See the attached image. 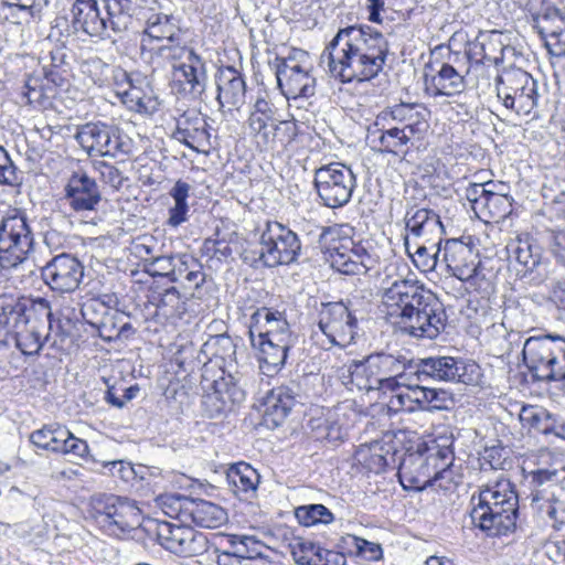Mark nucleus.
I'll list each match as a JSON object with an SVG mask.
<instances>
[{
  "mask_svg": "<svg viewBox=\"0 0 565 565\" xmlns=\"http://www.w3.org/2000/svg\"><path fill=\"white\" fill-rule=\"evenodd\" d=\"M301 253L298 235L279 222L267 221L259 237L258 250H244L242 257L252 266L265 267L290 265L297 262Z\"/></svg>",
  "mask_w": 565,
  "mask_h": 565,
  "instance_id": "5",
  "label": "nucleus"
},
{
  "mask_svg": "<svg viewBox=\"0 0 565 565\" xmlns=\"http://www.w3.org/2000/svg\"><path fill=\"white\" fill-rule=\"evenodd\" d=\"M443 263L449 274L462 281H470L478 274L477 255L459 239H447L444 245Z\"/></svg>",
  "mask_w": 565,
  "mask_h": 565,
  "instance_id": "27",
  "label": "nucleus"
},
{
  "mask_svg": "<svg viewBox=\"0 0 565 565\" xmlns=\"http://www.w3.org/2000/svg\"><path fill=\"white\" fill-rule=\"evenodd\" d=\"M275 110L273 105L264 97H258L254 104V109L248 118L250 130L256 134L266 147L275 141L274 131H285L288 141H291L296 135V125L290 121H280L274 124Z\"/></svg>",
  "mask_w": 565,
  "mask_h": 565,
  "instance_id": "25",
  "label": "nucleus"
},
{
  "mask_svg": "<svg viewBox=\"0 0 565 565\" xmlns=\"http://www.w3.org/2000/svg\"><path fill=\"white\" fill-rule=\"evenodd\" d=\"M22 296L0 294V343H6L19 319Z\"/></svg>",
  "mask_w": 565,
  "mask_h": 565,
  "instance_id": "46",
  "label": "nucleus"
},
{
  "mask_svg": "<svg viewBox=\"0 0 565 565\" xmlns=\"http://www.w3.org/2000/svg\"><path fill=\"white\" fill-rule=\"evenodd\" d=\"M387 321L415 339H436L446 328L443 303L417 280L398 279L381 296Z\"/></svg>",
  "mask_w": 565,
  "mask_h": 565,
  "instance_id": "1",
  "label": "nucleus"
},
{
  "mask_svg": "<svg viewBox=\"0 0 565 565\" xmlns=\"http://www.w3.org/2000/svg\"><path fill=\"white\" fill-rule=\"evenodd\" d=\"M145 33L162 44L164 42H173L179 41L181 38L185 36V33L182 32L180 26L177 23V20L172 15H157L154 21L149 22L148 28Z\"/></svg>",
  "mask_w": 565,
  "mask_h": 565,
  "instance_id": "49",
  "label": "nucleus"
},
{
  "mask_svg": "<svg viewBox=\"0 0 565 565\" xmlns=\"http://www.w3.org/2000/svg\"><path fill=\"white\" fill-rule=\"evenodd\" d=\"M216 100L221 108L239 109L245 104L246 82L233 66L221 67L215 75Z\"/></svg>",
  "mask_w": 565,
  "mask_h": 565,
  "instance_id": "29",
  "label": "nucleus"
},
{
  "mask_svg": "<svg viewBox=\"0 0 565 565\" xmlns=\"http://www.w3.org/2000/svg\"><path fill=\"white\" fill-rule=\"evenodd\" d=\"M201 254L211 260L226 262L233 255L231 242L225 237H220L218 230L212 237L203 241Z\"/></svg>",
  "mask_w": 565,
  "mask_h": 565,
  "instance_id": "57",
  "label": "nucleus"
},
{
  "mask_svg": "<svg viewBox=\"0 0 565 565\" xmlns=\"http://www.w3.org/2000/svg\"><path fill=\"white\" fill-rule=\"evenodd\" d=\"M418 109L419 110H414L408 115L404 122L399 125V128L405 129V132L409 138H413L416 135H422L428 127L426 117L429 111L423 105H419Z\"/></svg>",
  "mask_w": 565,
  "mask_h": 565,
  "instance_id": "60",
  "label": "nucleus"
},
{
  "mask_svg": "<svg viewBox=\"0 0 565 565\" xmlns=\"http://www.w3.org/2000/svg\"><path fill=\"white\" fill-rule=\"evenodd\" d=\"M203 351H210L213 356L222 360L225 364L236 361V344L227 334L211 337L203 345Z\"/></svg>",
  "mask_w": 565,
  "mask_h": 565,
  "instance_id": "55",
  "label": "nucleus"
},
{
  "mask_svg": "<svg viewBox=\"0 0 565 565\" xmlns=\"http://www.w3.org/2000/svg\"><path fill=\"white\" fill-rule=\"evenodd\" d=\"M436 241L424 242L415 241L413 263L422 271H430L437 267L438 252L433 253L436 248Z\"/></svg>",
  "mask_w": 565,
  "mask_h": 565,
  "instance_id": "58",
  "label": "nucleus"
},
{
  "mask_svg": "<svg viewBox=\"0 0 565 565\" xmlns=\"http://www.w3.org/2000/svg\"><path fill=\"white\" fill-rule=\"evenodd\" d=\"M75 139L89 156L111 157L128 152L119 130L107 124L87 122L78 127Z\"/></svg>",
  "mask_w": 565,
  "mask_h": 565,
  "instance_id": "14",
  "label": "nucleus"
},
{
  "mask_svg": "<svg viewBox=\"0 0 565 565\" xmlns=\"http://www.w3.org/2000/svg\"><path fill=\"white\" fill-rule=\"evenodd\" d=\"M34 234L24 213L14 212L0 223V267L13 269L34 252Z\"/></svg>",
  "mask_w": 565,
  "mask_h": 565,
  "instance_id": "7",
  "label": "nucleus"
},
{
  "mask_svg": "<svg viewBox=\"0 0 565 565\" xmlns=\"http://www.w3.org/2000/svg\"><path fill=\"white\" fill-rule=\"evenodd\" d=\"M205 273L202 264L190 254H177L171 282H179L186 288H200L205 281Z\"/></svg>",
  "mask_w": 565,
  "mask_h": 565,
  "instance_id": "39",
  "label": "nucleus"
},
{
  "mask_svg": "<svg viewBox=\"0 0 565 565\" xmlns=\"http://www.w3.org/2000/svg\"><path fill=\"white\" fill-rule=\"evenodd\" d=\"M532 22L542 39L550 36L561 41L565 35V7L544 0L540 10L532 14Z\"/></svg>",
  "mask_w": 565,
  "mask_h": 565,
  "instance_id": "38",
  "label": "nucleus"
},
{
  "mask_svg": "<svg viewBox=\"0 0 565 565\" xmlns=\"http://www.w3.org/2000/svg\"><path fill=\"white\" fill-rule=\"evenodd\" d=\"M388 54L384 35L369 25L340 29L323 51L331 75L342 83L365 82L383 70Z\"/></svg>",
  "mask_w": 565,
  "mask_h": 565,
  "instance_id": "2",
  "label": "nucleus"
},
{
  "mask_svg": "<svg viewBox=\"0 0 565 565\" xmlns=\"http://www.w3.org/2000/svg\"><path fill=\"white\" fill-rule=\"evenodd\" d=\"M519 416L523 426L544 435H548L550 425L554 417L545 408L533 405L523 406Z\"/></svg>",
  "mask_w": 565,
  "mask_h": 565,
  "instance_id": "53",
  "label": "nucleus"
},
{
  "mask_svg": "<svg viewBox=\"0 0 565 565\" xmlns=\"http://www.w3.org/2000/svg\"><path fill=\"white\" fill-rule=\"evenodd\" d=\"M318 327L333 345L345 347L356 334L358 320L343 302L323 303Z\"/></svg>",
  "mask_w": 565,
  "mask_h": 565,
  "instance_id": "18",
  "label": "nucleus"
},
{
  "mask_svg": "<svg viewBox=\"0 0 565 565\" xmlns=\"http://www.w3.org/2000/svg\"><path fill=\"white\" fill-rule=\"evenodd\" d=\"M175 255L152 256L143 258L145 271L150 276L167 277L170 280Z\"/></svg>",
  "mask_w": 565,
  "mask_h": 565,
  "instance_id": "59",
  "label": "nucleus"
},
{
  "mask_svg": "<svg viewBox=\"0 0 565 565\" xmlns=\"http://www.w3.org/2000/svg\"><path fill=\"white\" fill-rule=\"evenodd\" d=\"M512 196L491 190L488 196L480 201V213L493 222L505 220L512 213Z\"/></svg>",
  "mask_w": 565,
  "mask_h": 565,
  "instance_id": "48",
  "label": "nucleus"
},
{
  "mask_svg": "<svg viewBox=\"0 0 565 565\" xmlns=\"http://www.w3.org/2000/svg\"><path fill=\"white\" fill-rule=\"evenodd\" d=\"M202 383L205 391L202 396V407L210 418L230 412L234 405L245 399L241 379H235L232 374L222 375L212 382L204 377Z\"/></svg>",
  "mask_w": 565,
  "mask_h": 565,
  "instance_id": "15",
  "label": "nucleus"
},
{
  "mask_svg": "<svg viewBox=\"0 0 565 565\" xmlns=\"http://www.w3.org/2000/svg\"><path fill=\"white\" fill-rule=\"evenodd\" d=\"M226 479L235 494L253 493L257 489L259 475L249 465L241 462L228 469Z\"/></svg>",
  "mask_w": 565,
  "mask_h": 565,
  "instance_id": "47",
  "label": "nucleus"
},
{
  "mask_svg": "<svg viewBox=\"0 0 565 565\" xmlns=\"http://www.w3.org/2000/svg\"><path fill=\"white\" fill-rule=\"evenodd\" d=\"M470 516L476 527L488 536L513 533L519 518V495L514 484L505 478L479 488L470 499Z\"/></svg>",
  "mask_w": 565,
  "mask_h": 565,
  "instance_id": "3",
  "label": "nucleus"
},
{
  "mask_svg": "<svg viewBox=\"0 0 565 565\" xmlns=\"http://www.w3.org/2000/svg\"><path fill=\"white\" fill-rule=\"evenodd\" d=\"M427 409L429 411H443L449 409L455 401L452 394L443 388H429Z\"/></svg>",
  "mask_w": 565,
  "mask_h": 565,
  "instance_id": "64",
  "label": "nucleus"
},
{
  "mask_svg": "<svg viewBox=\"0 0 565 565\" xmlns=\"http://www.w3.org/2000/svg\"><path fill=\"white\" fill-rule=\"evenodd\" d=\"M320 246L331 267L344 275H363L373 268L374 257L361 243L341 238L337 228L324 227L319 237Z\"/></svg>",
  "mask_w": 565,
  "mask_h": 565,
  "instance_id": "6",
  "label": "nucleus"
},
{
  "mask_svg": "<svg viewBox=\"0 0 565 565\" xmlns=\"http://www.w3.org/2000/svg\"><path fill=\"white\" fill-rule=\"evenodd\" d=\"M404 222L405 231L415 241H443L445 227L440 216L431 209L413 205L406 210Z\"/></svg>",
  "mask_w": 565,
  "mask_h": 565,
  "instance_id": "26",
  "label": "nucleus"
},
{
  "mask_svg": "<svg viewBox=\"0 0 565 565\" xmlns=\"http://www.w3.org/2000/svg\"><path fill=\"white\" fill-rule=\"evenodd\" d=\"M497 96L516 115L527 116L537 105V83L525 71L511 68L495 78Z\"/></svg>",
  "mask_w": 565,
  "mask_h": 565,
  "instance_id": "10",
  "label": "nucleus"
},
{
  "mask_svg": "<svg viewBox=\"0 0 565 565\" xmlns=\"http://www.w3.org/2000/svg\"><path fill=\"white\" fill-rule=\"evenodd\" d=\"M471 63L472 51L450 52L433 76V95L451 97L461 94L467 86L466 76L470 73Z\"/></svg>",
  "mask_w": 565,
  "mask_h": 565,
  "instance_id": "17",
  "label": "nucleus"
},
{
  "mask_svg": "<svg viewBox=\"0 0 565 565\" xmlns=\"http://www.w3.org/2000/svg\"><path fill=\"white\" fill-rule=\"evenodd\" d=\"M277 84L287 99L309 98L316 93V78L295 56L277 58Z\"/></svg>",
  "mask_w": 565,
  "mask_h": 565,
  "instance_id": "20",
  "label": "nucleus"
},
{
  "mask_svg": "<svg viewBox=\"0 0 565 565\" xmlns=\"http://www.w3.org/2000/svg\"><path fill=\"white\" fill-rule=\"evenodd\" d=\"M525 366L536 382H565V338L539 334L525 340L522 349Z\"/></svg>",
  "mask_w": 565,
  "mask_h": 565,
  "instance_id": "4",
  "label": "nucleus"
},
{
  "mask_svg": "<svg viewBox=\"0 0 565 565\" xmlns=\"http://www.w3.org/2000/svg\"><path fill=\"white\" fill-rule=\"evenodd\" d=\"M152 302L157 307L158 315L166 319L182 318L186 311V302L175 287L153 294Z\"/></svg>",
  "mask_w": 565,
  "mask_h": 565,
  "instance_id": "45",
  "label": "nucleus"
},
{
  "mask_svg": "<svg viewBox=\"0 0 565 565\" xmlns=\"http://www.w3.org/2000/svg\"><path fill=\"white\" fill-rule=\"evenodd\" d=\"M46 337V331L13 328L6 343H0V347H8L12 342L24 355H34L42 349Z\"/></svg>",
  "mask_w": 565,
  "mask_h": 565,
  "instance_id": "43",
  "label": "nucleus"
},
{
  "mask_svg": "<svg viewBox=\"0 0 565 565\" xmlns=\"http://www.w3.org/2000/svg\"><path fill=\"white\" fill-rule=\"evenodd\" d=\"M399 450L395 441H374L369 447V456L364 457L366 468L374 472L381 473L386 468L395 469L398 465Z\"/></svg>",
  "mask_w": 565,
  "mask_h": 565,
  "instance_id": "40",
  "label": "nucleus"
},
{
  "mask_svg": "<svg viewBox=\"0 0 565 565\" xmlns=\"http://www.w3.org/2000/svg\"><path fill=\"white\" fill-rule=\"evenodd\" d=\"M98 4L104 6L98 0H72L70 24L67 25L72 33H82L99 39L98 30L102 25V18L98 15Z\"/></svg>",
  "mask_w": 565,
  "mask_h": 565,
  "instance_id": "35",
  "label": "nucleus"
},
{
  "mask_svg": "<svg viewBox=\"0 0 565 565\" xmlns=\"http://www.w3.org/2000/svg\"><path fill=\"white\" fill-rule=\"evenodd\" d=\"M94 510L97 523L114 536H120L132 530L139 523L141 514L134 500L115 494L97 497Z\"/></svg>",
  "mask_w": 565,
  "mask_h": 565,
  "instance_id": "12",
  "label": "nucleus"
},
{
  "mask_svg": "<svg viewBox=\"0 0 565 565\" xmlns=\"http://www.w3.org/2000/svg\"><path fill=\"white\" fill-rule=\"evenodd\" d=\"M289 546L295 562L300 565H308L312 559V556H315V551H317L319 545H316L311 541L296 537Z\"/></svg>",
  "mask_w": 565,
  "mask_h": 565,
  "instance_id": "61",
  "label": "nucleus"
},
{
  "mask_svg": "<svg viewBox=\"0 0 565 565\" xmlns=\"http://www.w3.org/2000/svg\"><path fill=\"white\" fill-rule=\"evenodd\" d=\"M511 260L515 262L516 276L539 286L547 277V259L543 248L530 236L516 237L507 245Z\"/></svg>",
  "mask_w": 565,
  "mask_h": 565,
  "instance_id": "13",
  "label": "nucleus"
},
{
  "mask_svg": "<svg viewBox=\"0 0 565 565\" xmlns=\"http://www.w3.org/2000/svg\"><path fill=\"white\" fill-rule=\"evenodd\" d=\"M195 53L193 47L186 45L185 39L181 38L179 41L158 44L151 50V60L154 62L161 58L173 65L174 63H183L190 58V54L194 55Z\"/></svg>",
  "mask_w": 565,
  "mask_h": 565,
  "instance_id": "52",
  "label": "nucleus"
},
{
  "mask_svg": "<svg viewBox=\"0 0 565 565\" xmlns=\"http://www.w3.org/2000/svg\"><path fill=\"white\" fill-rule=\"evenodd\" d=\"M250 344L258 351L260 369L267 375L278 373L286 364L290 349L296 344L297 338H277L254 333L249 335Z\"/></svg>",
  "mask_w": 565,
  "mask_h": 565,
  "instance_id": "23",
  "label": "nucleus"
},
{
  "mask_svg": "<svg viewBox=\"0 0 565 565\" xmlns=\"http://www.w3.org/2000/svg\"><path fill=\"white\" fill-rule=\"evenodd\" d=\"M170 507L201 527L216 529L227 521V513L222 507L202 499L178 495Z\"/></svg>",
  "mask_w": 565,
  "mask_h": 565,
  "instance_id": "24",
  "label": "nucleus"
},
{
  "mask_svg": "<svg viewBox=\"0 0 565 565\" xmlns=\"http://www.w3.org/2000/svg\"><path fill=\"white\" fill-rule=\"evenodd\" d=\"M296 391L291 386L281 385L270 390L263 403V423L274 429L279 427L296 403Z\"/></svg>",
  "mask_w": 565,
  "mask_h": 565,
  "instance_id": "34",
  "label": "nucleus"
},
{
  "mask_svg": "<svg viewBox=\"0 0 565 565\" xmlns=\"http://www.w3.org/2000/svg\"><path fill=\"white\" fill-rule=\"evenodd\" d=\"M0 184L11 186L19 184L17 168L2 146H0Z\"/></svg>",
  "mask_w": 565,
  "mask_h": 565,
  "instance_id": "63",
  "label": "nucleus"
},
{
  "mask_svg": "<svg viewBox=\"0 0 565 565\" xmlns=\"http://www.w3.org/2000/svg\"><path fill=\"white\" fill-rule=\"evenodd\" d=\"M98 4L102 25L99 28V39L109 38V30L114 33L127 31L134 23V17L137 11L136 4L131 0H102Z\"/></svg>",
  "mask_w": 565,
  "mask_h": 565,
  "instance_id": "28",
  "label": "nucleus"
},
{
  "mask_svg": "<svg viewBox=\"0 0 565 565\" xmlns=\"http://www.w3.org/2000/svg\"><path fill=\"white\" fill-rule=\"evenodd\" d=\"M295 516L305 526L318 523L329 524L334 519L332 512L323 504L300 505L296 508Z\"/></svg>",
  "mask_w": 565,
  "mask_h": 565,
  "instance_id": "56",
  "label": "nucleus"
},
{
  "mask_svg": "<svg viewBox=\"0 0 565 565\" xmlns=\"http://www.w3.org/2000/svg\"><path fill=\"white\" fill-rule=\"evenodd\" d=\"M65 199L74 211L82 212L95 210L102 195L96 181L86 172L77 171L67 181Z\"/></svg>",
  "mask_w": 565,
  "mask_h": 565,
  "instance_id": "31",
  "label": "nucleus"
},
{
  "mask_svg": "<svg viewBox=\"0 0 565 565\" xmlns=\"http://www.w3.org/2000/svg\"><path fill=\"white\" fill-rule=\"evenodd\" d=\"M191 185L182 180H178L169 194L174 201V205L169 209L168 224L172 227H177L188 220L189 205L186 200Z\"/></svg>",
  "mask_w": 565,
  "mask_h": 565,
  "instance_id": "51",
  "label": "nucleus"
},
{
  "mask_svg": "<svg viewBox=\"0 0 565 565\" xmlns=\"http://www.w3.org/2000/svg\"><path fill=\"white\" fill-rule=\"evenodd\" d=\"M420 104H406L401 103L388 107L381 115L377 116L374 126L379 127L382 121L386 120V117L390 116L393 120L397 121L399 125L404 122V120L411 115L414 110H419L418 106Z\"/></svg>",
  "mask_w": 565,
  "mask_h": 565,
  "instance_id": "62",
  "label": "nucleus"
},
{
  "mask_svg": "<svg viewBox=\"0 0 565 565\" xmlns=\"http://www.w3.org/2000/svg\"><path fill=\"white\" fill-rule=\"evenodd\" d=\"M207 85L206 63L195 53L183 63H174L172 66L171 89L183 97H201Z\"/></svg>",
  "mask_w": 565,
  "mask_h": 565,
  "instance_id": "21",
  "label": "nucleus"
},
{
  "mask_svg": "<svg viewBox=\"0 0 565 565\" xmlns=\"http://www.w3.org/2000/svg\"><path fill=\"white\" fill-rule=\"evenodd\" d=\"M424 448L425 444L422 443L416 450L407 448L406 452H399L397 475L405 489L424 490L447 475L446 469H438L436 456H427Z\"/></svg>",
  "mask_w": 565,
  "mask_h": 565,
  "instance_id": "11",
  "label": "nucleus"
},
{
  "mask_svg": "<svg viewBox=\"0 0 565 565\" xmlns=\"http://www.w3.org/2000/svg\"><path fill=\"white\" fill-rule=\"evenodd\" d=\"M370 355L375 391L394 392L411 380V360L405 356L384 352Z\"/></svg>",
  "mask_w": 565,
  "mask_h": 565,
  "instance_id": "22",
  "label": "nucleus"
},
{
  "mask_svg": "<svg viewBox=\"0 0 565 565\" xmlns=\"http://www.w3.org/2000/svg\"><path fill=\"white\" fill-rule=\"evenodd\" d=\"M207 127L202 116L183 114L177 122L172 138L196 152H205L211 147Z\"/></svg>",
  "mask_w": 565,
  "mask_h": 565,
  "instance_id": "33",
  "label": "nucleus"
},
{
  "mask_svg": "<svg viewBox=\"0 0 565 565\" xmlns=\"http://www.w3.org/2000/svg\"><path fill=\"white\" fill-rule=\"evenodd\" d=\"M20 313L15 328H30L41 331L52 329V307L47 299L42 297H24L22 296Z\"/></svg>",
  "mask_w": 565,
  "mask_h": 565,
  "instance_id": "37",
  "label": "nucleus"
},
{
  "mask_svg": "<svg viewBox=\"0 0 565 565\" xmlns=\"http://www.w3.org/2000/svg\"><path fill=\"white\" fill-rule=\"evenodd\" d=\"M84 265L76 256L62 252L41 268V277L53 291L73 292L84 278Z\"/></svg>",
  "mask_w": 565,
  "mask_h": 565,
  "instance_id": "16",
  "label": "nucleus"
},
{
  "mask_svg": "<svg viewBox=\"0 0 565 565\" xmlns=\"http://www.w3.org/2000/svg\"><path fill=\"white\" fill-rule=\"evenodd\" d=\"M313 185L320 202L330 209L347 205L356 188V175L342 162H331L315 170Z\"/></svg>",
  "mask_w": 565,
  "mask_h": 565,
  "instance_id": "9",
  "label": "nucleus"
},
{
  "mask_svg": "<svg viewBox=\"0 0 565 565\" xmlns=\"http://www.w3.org/2000/svg\"><path fill=\"white\" fill-rule=\"evenodd\" d=\"M542 489L534 494L531 509L544 523L554 529L565 525V480L555 491Z\"/></svg>",
  "mask_w": 565,
  "mask_h": 565,
  "instance_id": "32",
  "label": "nucleus"
},
{
  "mask_svg": "<svg viewBox=\"0 0 565 565\" xmlns=\"http://www.w3.org/2000/svg\"><path fill=\"white\" fill-rule=\"evenodd\" d=\"M156 536L164 550L177 555H199L207 547L205 535L191 526L159 522L156 525Z\"/></svg>",
  "mask_w": 565,
  "mask_h": 565,
  "instance_id": "19",
  "label": "nucleus"
},
{
  "mask_svg": "<svg viewBox=\"0 0 565 565\" xmlns=\"http://www.w3.org/2000/svg\"><path fill=\"white\" fill-rule=\"evenodd\" d=\"M411 377L420 383L456 382L467 385L478 383L480 366L475 362H466L452 356H428L417 361L411 360Z\"/></svg>",
  "mask_w": 565,
  "mask_h": 565,
  "instance_id": "8",
  "label": "nucleus"
},
{
  "mask_svg": "<svg viewBox=\"0 0 565 565\" xmlns=\"http://www.w3.org/2000/svg\"><path fill=\"white\" fill-rule=\"evenodd\" d=\"M565 481V468L556 469H537L531 472V499L542 489L546 491H555V488L563 486Z\"/></svg>",
  "mask_w": 565,
  "mask_h": 565,
  "instance_id": "54",
  "label": "nucleus"
},
{
  "mask_svg": "<svg viewBox=\"0 0 565 565\" xmlns=\"http://www.w3.org/2000/svg\"><path fill=\"white\" fill-rule=\"evenodd\" d=\"M254 333L277 338H297L292 332L286 313L274 308L262 307L250 316L248 335Z\"/></svg>",
  "mask_w": 565,
  "mask_h": 565,
  "instance_id": "36",
  "label": "nucleus"
},
{
  "mask_svg": "<svg viewBox=\"0 0 565 565\" xmlns=\"http://www.w3.org/2000/svg\"><path fill=\"white\" fill-rule=\"evenodd\" d=\"M118 76L122 77L127 85V89L118 90V95L124 103L131 104V107L138 111L150 113L154 110V100L140 86L143 79L139 76L134 77L125 71H118Z\"/></svg>",
  "mask_w": 565,
  "mask_h": 565,
  "instance_id": "41",
  "label": "nucleus"
},
{
  "mask_svg": "<svg viewBox=\"0 0 565 565\" xmlns=\"http://www.w3.org/2000/svg\"><path fill=\"white\" fill-rule=\"evenodd\" d=\"M67 53L65 47L55 46L41 57L44 77L56 86H62L64 74L67 72Z\"/></svg>",
  "mask_w": 565,
  "mask_h": 565,
  "instance_id": "50",
  "label": "nucleus"
},
{
  "mask_svg": "<svg viewBox=\"0 0 565 565\" xmlns=\"http://www.w3.org/2000/svg\"><path fill=\"white\" fill-rule=\"evenodd\" d=\"M377 131L380 132L377 138L380 152L394 156L407 153V146L412 138L406 135L405 129H401L399 126L385 127L382 121Z\"/></svg>",
  "mask_w": 565,
  "mask_h": 565,
  "instance_id": "44",
  "label": "nucleus"
},
{
  "mask_svg": "<svg viewBox=\"0 0 565 565\" xmlns=\"http://www.w3.org/2000/svg\"><path fill=\"white\" fill-rule=\"evenodd\" d=\"M82 318L86 323L98 330L99 337L107 341H116V332L122 320L129 316L118 310H110L98 300H89L81 308Z\"/></svg>",
  "mask_w": 565,
  "mask_h": 565,
  "instance_id": "30",
  "label": "nucleus"
},
{
  "mask_svg": "<svg viewBox=\"0 0 565 565\" xmlns=\"http://www.w3.org/2000/svg\"><path fill=\"white\" fill-rule=\"evenodd\" d=\"M341 379L344 384H352L360 391H375L371 365V355L364 360H352L342 369Z\"/></svg>",
  "mask_w": 565,
  "mask_h": 565,
  "instance_id": "42",
  "label": "nucleus"
}]
</instances>
